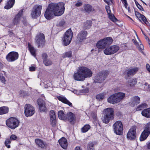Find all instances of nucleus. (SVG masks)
Segmentation results:
<instances>
[{"label":"nucleus","instance_id":"obj_1","mask_svg":"<svg viewBox=\"0 0 150 150\" xmlns=\"http://www.w3.org/2000/svg\"><path fill=\"white\" fill-rule=\"evenodd\" d=\"M112 41L111 38H105L98 41L96 44V47L99 49H105L103 52L105 55L112 54L116 53L120 48L117 45L109 46Z\"/></svg>","mask_w":150,"mask_h":150},{"label":"nucleus","instance_id":"obj_2","mask_svg":"<svg viewBox=\"0 0 150 150\" xmlns=\"http://www.w3.org/2000/svg\"><path fill=\"white\" fill-rule=\"evenodd\" d=\"M64 4L63 2L50 4L44 14L45 18L47 19L50 20L54 16H59L61 15L64 11Z\"/></svg>","mask_w":150,"mask_h":150},{"label":"nucleus","instance_id":"obj_3","mask_svg":"<svg viewBox=\"0 0 150 150\" xmlns=\"http://www.w3.org/2000/svg\"><path fill=\"white\" fill-rule=\"evenodd\" d=\"M92 72L90 69L83 66L79 67L76 72L73 75L75 80L78 81H83L86 78L91 76Z\"/></svg>","mask_w":150,"mask_h":150},{"label":"nucleus","instance_id":"obj_4","mask_svg":"<svg viewBox=\"0 0 150 150\" xmlns=\"http://www.w3.org/2000/svg\"><path fill=\"white\" fill-rule=\"evenodd\" d=\"M104 110L105 114L102 118V120L103 122L107 124L113 118L114 111L113 109L111 108L105 109Z\"/></svg>","mask_w":150,"mask_h":150},{"label":"nucleus","instance_id":"obj_5","mask_svg":"<svg viewBox=\"0 0 150 150\" xmlns=\"http://www.w3.org/2000/svg\"><path fill=\"white\" fill-rule=\"evenodd\" d=\"M108 75V71H104L98 73L94 77V81L96 83H101Z\"/></svg>","mask_w":150,"mask_h":150},{"label":"nucleus","instance_id":"obj_6","mask_svg":"<svg viewBox=\"0 0 150 150\" xmlns=\"http://www.w3.org/2000/svg\"><path fill=\"white\" fill-rule=\"evenodd\" d=\"M73 36V33L71 29L65 33L62 39L63 44L65 46L69 45L70 43Z\"/></svg>","mask_w":150,"mask_h":150},{"label":"nucleus","instance_id":"obj_7","mask_svg":"<svg viewBox=\"0 0 150 150\" xmlns=\"http://www.w3.org/2000/svg\"><path fill=\"white\" fill-rule=\"evenodd\" d=\"M19 123V121L14 117H10L6 121V125L12 129H14L17 127Z\"/></svg>","mask_w":150,"mask_h":150},{"label":"nucleus","instance_id":"obj_8","mask_svg":"<svg viewBox=\"0 0 150 150\" xmlns=\"http://www.w3.org/2000/svg\"><path fill=\"white\" fill-rule=\"evenodd\" d=\"M113 130L117 135H121L122 134L123 125L122 122L120 121L116 122L113 125Z\"/></svg>","mask_w":150,"mask_h":150},{"label":"nucleus","instance_id":"obj_9","mask_svg":"<svg viewBox=\"0 0 150 150\" xmlns=\"http://www.w3.org/2000/svg\"><path fill=\"white\" fill-rule=\"evenodd\" d=\"M35 43L38 45V47H43L45 42L44 35L42 33H39L36 36Z\"/></svg>","mask_w":150,"mask_h":150},{"label":"nucleus","instance_id":"obj_10","mask_svg":"<svg viewBox=\"0 0 150 150\" xmlns=\"http://www.w3.org/2000/svg\"><path fill=\"white\" fill-rule=\"evenodd\" d=\"M18 57V53L17 52L13 51L10 52L6 55V59L8 62H13L16 60Z\"/></svg>","mask_w":150,"mask_h":150},{"label":"nucleus","instance_id":"obj_11","mask_svg":"<svg viewBox=\"0 0 150 150\" xmlns=\"http://www.w3.org/2000/svg\"><path fill=\"white\" fill-rule=\"evenodd\" d=\"M41 6L37 5L35 6L33 8L31 13V16L33 18H35L39 16L41 14V11L42 9Z\"/></svg>","mask_w":150,"mask_h":150},{"label":"nucleus","instance_id":"obj_12","mask_svg":"<svg viewBox=\"0 0 150 150\" xmlns=\"http://www.w3.org/2000/svg\"><path fill=\"white\" fill-rule=\"evenodd\" d=\"M25 114L26 117L32 116L35 113L34 109L33 107L30 104H26L24 107Z\"/></svg>","mask_w":150,"mask_h":150},{"label":"nucleus","instance_id":"obj_13","mask_svg":"<svg viewBox=\"0 0 150 150\" xmlns=\"http://www.w3.org/2000/svg\"><path fill=\"white\" fill-rule=\"evenodd\" d=\"M136 127L133 126L129 129L127 134V138L129 140L135 139L136 137Z\"/></svg>","mask_w":150,"mask_h":150},{"label":"nucleus","instance_id":"obj_14","mask_svg":"<svg viewBox=\"0 0 150 150\" xmlns=\"http://www.w3.org/2000/svg\"><path fill=\"white\" fill-rule=\"evenodd\" d=\"M87 35V32L85 30H82L80 32L77 36V40L79 42H81L83 40L86 39Z\"/></svg>","mask_w":150,"mask_h":150},{"label":"nucleus","instance_id":"obj_15","mask_svg":"<svg viewBox=\"0 0 150 150\" xmlns=\"http://www.w3.org/2000/svg\"><path fill=\"white\" fill-rule=\"evenodd\" d=\"M138 71L137 68H135L132 69H128L125 71L127 74L126 75L125 78L127 79H129V77L131 76H133Z\"/></svg>","mask_w":150,"mask_h":150},{"label":"nucleus","instance_id":"obj_16","mask_svg":"<svg viewBox=\"0 0 150 150\" xmlns=\"http://www.w3.org/2000/svg\"><path fill=\"white\" fill-rule=\"evenodd\" d=\"M37 102L40 110V111L45 112L47 110V108L44 101L41 99H38Z\"/></svg>","mask_w":150,"mask_h":150},{"label":"nucleus","instance_id":"obj_17","mask_svg":"<svg viewBox=\"0 0 150 150\" xmlns=\"http://www.w3.org/2000/svg\"><path fill=\"white\" fill-rule=\"evenodd\" d=\"M23 9L21 10L15 16L13 22L14 25H17L19 23L21 20V17L22 15Z\"/></svg>","mask_w":150,"mask_h":150},{"label":"nucleus","instance_id":"obj_18","mask_svg":"<svg viewBox=\"0 0 150 150\" xmlns=\"http://www.w3.org/2000/svg\"><path fill=\"white\" fill-rule=\"evenodd\" d=\"M59 144L63 149H66L68 145L67 139L64 137H62L58 141Z\"/></svg>","mask_w":150,"mask_h":150},{"label":"nucleus","instance_id":"obj_19","mask_svg":"<svg viewBox=\"0 0 150 150\" xmlns=\"http://www.w3.org/2000/svg\"><path fill=\"white\" fill-rule=\"evenodd\" d=\"M83 8L86 13L89 14L91 12H95V10L90 4H86L84 5Z\"/></svg>","mask_w":150,"mask_h":150},{"label":"nucleus","instance_id":"obj_20","mask_svg":"<svg viewBox=\"0 0 150 150\" xmlns=\"http://www.w3.org/2000/svg\"><path fill=\"white\" fill-rule=\"evenodd\" d=\"M35 142L38 147H40L42 149H45L47 146V144L41 139H36L35 140Z\"/></svg>","mask_w":150,"mask_h":150},{"label":"nucleus","instance_id":"obj_21","mask_svg":"<svg viewBox=\"0 0 150 150\" xmlns=\"http://www.w3.org/2000/svg\"><path fill=\"white\" fill-rule=\"evenodd\" d=\"M136 34V35L137 37L138 40L140 42V44L138 42H137V41L134 39H133L132 40V42H134V44L138 47L139 49V50H142L144 49V47L142 44L141 43V42L139 38H138L137 35V34L136 32L135 31Z\"/></svg>","mask_w":150,"mask_h":150},{"label":"nucleus","instance_id":"obj_22","mask_svg":"<svg viewBox=\"0 0 150 150\" xmlns=\"http://www.w3.org/2000/svg\"><path fill=\"white\" fill-rule=\"evenodd\" d=\"M150 133L149 132L144 129L139 139L140 141H142L145 140L149 136Z\"/></svg>","mask_w":150,"mask_h":150},{"label":"nucleus","instance_id":"obj_23","mask_svg":"<svg viewBox=\"0 0 150 150\" xmlns=\"http://www.w3.org/2000/svg\"><path fill=\"white\" fill-rule=\"evenodd\" d=\"M115 93L110 96L107 99L108 102L111 103L115 104L118 103Z\"/></svg>","mask_w":150,"mask_h":150},{"label":"nucleus","instance_id":"obj_24","mask_svg":"<svg viewBox=\"0 0 150 150\" xmlns=\"http://www.w3.org/2000/svg\"><path fill=\"white\" fill-rule=\"evenodd\" d=\"M66 118L70 122H72L75 120L76 117L75 115L71 112L67 113Z\"/></svg>","mask_w":150,"mask_h":150},{"label":"nucleus","instance_id":"obj_25","mask_svg":"<svg viewBox=\"0 0 150 150\" xmlns=\"http://www.w3.org/2000/svg\"><path fill=\"white\" fill-rule=\"evenodd\" d=\"M140 102V99L139 97L135 96L131 98V103L134 105H137Z\"/></svg>","mask_w":150,"mask_h":150},{"label":"nucleus","instance_id":"obj_26","mask_svg":"<svg viewBox=\"0 0 150 150\" xmlns=\"http://www.w3.org/2000/svg\"><path fill=\"white\" fill-rule=\"evenodd\" d=\"M57 98L59 100L62 101L63 103L67 104L70 106H72V103L65 98L59 96L57 97Z\"/></svg>","mask_w":150,"mask_h":150},{"label":"nucleus","instance_id":"obj_27","mask_svg":"<svg viewBox=\"0 0 150 150\" xmlns=\"http://www.w3.org/2000/svg\"><path fill=\"white\" fill-rule=\"evenodd\" d=\"M142 114L147 118H150V108L143 110L142 112Z\"/></svg>","mask_w":150,"mask_h":150},{"label":"nucleus","instance_id":"obj_28","mask_svg":"<svg viewBox=\"0 0 150 150\" xmlns=\"http://www.w3.org/2000/svg\"><path fill=\"white\" fill-rule=\"evenodd\" d=\"M28 48L31 54L34 57L36 55V50L29 43L28 44Z\"/></svg>","mask_w":150,"mask_h":150},{"label":"nucleus","instance_id":"obj_29","mask_svg":"<svg viewBox=\"0 0 150 150\" xmlns=\"http://www.w3.org/2000/svg\"><path fill=\"white\" fill-rule=\"evenodd\" d=\"M117 101L119 102L122 100L125 96V93L122 92H119L115 93Z\"/></svg>","mask_w":150,"mask_h":150},{"label":"nucleus","instance_id":"obj_30","mask_svg":"<svg viewBox=\"0 0 150 150\" xmlns=\"http://www.w3.org/2000/svg\"><path fill=\"white\" fill-rule=\"evenodd\" d=\"M92 21L91 20H87L83 23V28L86 30L89 29L92 25Z\"/></svg>","mask_w":150,"mask_h":150},{"label":"nucleus","instance_id":"obj_31","mask_svg":"<svg viewBox=\"0 0 150 150\" xmlns=\"http://www.w3.org/2000/svg\"><path fill=\"white\" fill-rule=\"evenodd\" d=\"M15 0H8L6 5L4 7L6 9H9L12 8L13 6L15 3Z\"/></svg>","mask_w":150,"mask_h":150},{"label":"nucleus","instance_id":"obj_32","mask_svg":"<svg viewBox=\"0 0 150 150\" xmlns=\"http://www.w3.org/2000/svg\"><path fill=\"white\" fill-rule=\"evenodd\" d=\"M96 144L95 142H89L87 146L88 150H94V146Z\"/></svg>","mask_w":150,"mask_h":150},{"label":"nucleus","instance_id":"obj_33","mask_svg":"<svg viewBox=\"0 0 150 150\" xmlns=\"http://www.w3.org/2000/svg\"><path fill=\"white\" fill-rule=\"evenodd\" d=\"M127 83L130 86H133L136 84L137 81L136 79H131L128 80Z\"/></svg>","mask_w":150,"mask_h":150},{"label":"nucleus","instance_id":"obj_34","mask_svg":"<svg viewBox=\"0 0 150 150\" xmlns=\"http://www.w3.org/2000/svg\"><path fill=\"white\" fill-rule=\"evenodd\" d=\"M8 108L6 107H2L0 108V115H2L8 112Z\"/></svg>","mask_w":150,"mask_h":150},{"label":"nucleus","instance_id":"obj_35","mask_svg":"<svg viewBox=\"0 0 150 150\" xmlns=\"http://www.w3.org/2000/svg\"><path fill=\"white\" fill-rule=\"evenodd\" d=\"M58 117L59 119L64 120L66 119V117L62 110L59 111L58 112Z\"/></svg>","mask_w":150,"mask_h":150},{"label":"nucleus","instance_id":"obj_36","mask_svg":"<svg viewBox=\"0 0 150 150\" xmlns=\"http://www.w3.org/2000/svg\"><path fill=\"white\" fill-rule=\"evenodd\" d=\"M43 63L46 66H49L52 64V62L49 59H46L43 60Z\"/></svg>","mask_w":150,"mask_h":150},{"label":"nucleus","instance_id":"obj_37","mask_svg":"<svg viewBox=\"0 0 150 150\" xmlns=\"http://www.w3.org/2000/svg\"><path fill=\"white\" fill-rule=\"evenodd\" d=\"M91 127L89 125H86L81 129L82 132L85 133L87 132L90 128Z\"/></svg>","mask_w":150,"mask_h":150},{"label":"nucleus","instance_id":"obj_38","mask_svg":"<svg viewBox=\"0 0 150 150\" xmlns=\"http://www.w3.org/2000/svg\"><path fill=\"white\" fill-rule=\"evenodd\" d=\"M56 122V117L50 118V124L53 127L55 126Z\"/></svg>","mask_w":150,"mask_h":150},{"label":"nucleus","instance_id":"obj_39","mask_svg":"<svg viewBox=\"0 0 150 150\" xmlns=\"http://www.w3.org/2000/svg\"><path fill=\"white\" fill-rule=\"evenodd\" d=\"M105 94V93H102L98 94L96 96V98L99 100H102L104 98Z\"/></svg>","mask_w":150,"mask_h":150},{"label":"nucleus","instance_id":"obj_40","mask_svg":"<svg viewBox=\"0 0 150 150\" xmlns=\"http://www.w3.org/2000/svg\"><path fill=\"white\" fill-rule=\"evenodd\" d=\"M147 107V104L145 103H142L139 105L136 108L137 110H140L144 108Z\"/></svg>","mask_w":150,"mask_h":150},{"label":"nucleus","instance_id":"obj_41","mask_svg":"<svg viewBox=\"0 0 150 150\" xmlns=\"http://www.w3.org/2000/svg\"><path fill=\"white\" fill-rule=\"evenodd\" d=\"M11 143V140L9 138L6 139L4 142V144L8 148H10L11 147L10 144Z\"/></svg>","mask_w":150,"mask_h":150},{"label":"nucleus","instance_id":"obj_42","mask_svg":"<svg viewBox=\"0 0 150 150\" xmlns=\"http://www.w3.org/2000/svg\"><path fill=\"white\" fill-rule=\"evenodd\" d=\"M110 19L113 22H115L117 21V19L115 17L113 14H111L108 16Z\"/></svg>","mask_w":150,"mask_h":150},{"label":"nucleus","instance_id":"obj_43","mask_svg":"<svg viewBox=\"0 0 150 150\" xmlns=\"http://www.w3.org/2000/svg\"><path fill=\"white\" fill-rule=\"evenodd\" d=\"M56 117L55 112L53 110H51L50 112V118H53Z\"/></svg>","mask_w":150,"mask_h":150},{"label":"nucleus","instance_id":"obj_44","mask_svg":"<svg viewBox=\"0 0 150 150\" xmlns=\"http://www.w3.org/2000/svg\"><path fill=\"white\" fill-rule=\"evenodd\" d=\"M0 80L4 83H5L6 81L5 77L3 76V74L1 72H0Z\"/></svg>","mask_w":150,"mask_h":150},{"label":"nucleus","instance_id":"obj_45","mask_svg":"<svg viewBox=\"0 0 150 150\" xmlns=\"http://www.w3.org/2000/svg\"><path fill=\"white\" fill-rule=\"evenodd\" d=\"M139 18H140L145 23H146V22H148L146 18L144 15L142 14L140 18H139V21H141Z\"/></svg>","mask_w":150,"mask_h":150},{"label":"nucleus","instance_id":"obj_46","mask_svg":"<svg viewBox=\"0 0 150 150\" xmlns=\"http://www.w3.org/2000/svg\"><path fill=\"white\" fill-rule=\"evenodd\" d=\"M145 129L150 133V122L145 125Z\"/></svg>","mask_w":150,"mask_h":150},{"label":"nucleus","instance_id":"obj_47","mask_svg":"<svg viewBox=\"0 0 150 150\" xmlns=\"http://www.w3.org/2000/svg\"><path fill=\"white\" fill-rule=\"evenodd\" d=\"M71 52L69 51L65 53V54L64 55V57H71Z\"/></svg>","mask_w":150,"mask_h":150},{"label":"nucleus","instance_id":"obj_48","mask_svg":"<svg viewBox=\"0 0 150 150\" xmlns=\"http://www.w3.org/2000/svg\"><path fill=\"white\" fill-rule=\"evenodd\" d=\"M81 93L84 94L88 92V88H86L85 89L80 90Z\"/></svg>","mask_w":150,"mask_h":150},{"label":"nucleus","instance_id":"obj_49","mask_svg":"<svg viewBox=\"0 0 150 150\" xmlns=\"http://www.w3.org/2000/svg\"><path fill=\"white\" fill-rule=\"evenodd\" d=\"M17 138V136L14 134H12L10 137V139L11 140H14Z\"/></svg>","mask_w":150,"mask_h":150},{"label":"nucleus","instance_id":"obj_50","mask_svg":"<svg viewBox=\"0 0 150 150\" xmlns=\"http://www.w3.org/2000/svg\"><path fill=\"white\" fill-rule=\"evenodd\" d=\"M135 15L139 19L140 18L142 14H141L138 12L135 11Z\"/></svg>","mask_w":150,"mask_h":150},{"label":"nucleus","instance_id":"obj_51","mask_svg":"<svg viewBox=\"0 0 150 150\" xmlns=\"http://www.w3.org/2000/svg\"><path fill=\"white\" fill-rule=\"evenodd\" d=\"M122 3L124 4L125 7L126 8H127V3L126 0H121Z\"/></svg>","mask_w":150,"mask_h":150},{"label":"nucleus","instance_id":"obj_52","mask_svg":"<svg viewBox=\"0 0 150 150\" xmlns=\"http://www.w3.org/2000/svg\"><path fill=\"white\" fill-rule=\"evenodd\" d=\"M82 3L81 2H78L75 4L76 6L79 7L81 6L82 5Z\"/></svg>","mask_w":150,"mask_h":150},{"label":"nucleus","instance_id":"obj_53","mask_svg":"<svg viewBox=\"0 0 150 150\" xmlns=\"http://www.w3.org/2000/svg\"><path fill=\"white\" fill-rule=\"evenodd\" d=\"M42 58L43 60L46 59H47V54L45 53L43 54L42 55Z\"/></svg>","mask_w":150,"mask_h":150},{"label":"nucleus","instance_id":"obj_54","mask_svg":"<svg viewBox=\"0 0 150 150\" xmlns=\"http://www.w3.org/2000/svg\"><path fill=\"white\" fill-rule=\"evenodd\" d=\"M146 67L147 70L150 73V65L147 64L146 65Z\"/></svg>","mask_w":150,"mask_h":150},{"label":"nucleus","instance_id":"obj_55","mask_svg":"<svg viewBox=\"0 0 150 150\" xmlns=\"http://www.w3.org/2000/svg\"><path fill=\"white\" fill-rule=\"evenodd\" d=\"M30 71H34L35 68V67H31L29 68Z\"/></svg>","mask_w":150,"mask_h":150},{"label":"nucleus","instance_id":"obj_56","mask_svg":"<svg viewBox=\"0 0 150 150\" xmlns=\"http://www.w3.org/2000/svg\"><path fill=\"white\" fill-rule=\"evenodd\" d=\"M137 7H138V8L139 9H140V10H141V11H144V8H143L142 6L141 5H139V6H138Z\"/></svg>","mask_w":150,"mask_h":150},{"label":"nucleus","instance_id":"obj_57","mask_svg":"<svg viewBox=\"0 0 150 150\" xmlns=\"http://www.w3.org/2000/svg\"><path fill=\"white\" fill-rule=\"evenodd\" d=\"M75 150H82V149L79 146H78L76 147Z\"/></svg>","mask_w":150,"mask_h":150},{"label":"nucleus","instance_id":"obj_58","mask_svg":"<svg viewBox=\"0 0 150 150\" xmlns=\"http://www.w3.org/2000/svg\"><path fill=\"white\" fill-rule=\"evenodd\" d=\"M105 9L106 11L110 10V7L108 6H105Z\"/></svg>","mask_w":150,"mask_h":150},{"label":"nucleus","instance_id":"obj_59","mask_svg":"<svg viewBox=\"0 0 150 150\" xmlns=\"http://www.w3.org/2000/svg\"><path fill=\"white\" fill-rule=\"evenodd\" d=\"M23 24H24L25 25H27V24L25 19H23Z\"/></svg>","mask_w":150,"mask_h":150},{"label":"nucleus","instance_id":"obj_60","mask_svg":"<svg viewBox=\"0 0 150 150\" xmlns=\"http://www.w3.org/2000/svg\"><path fill=\"white\" fill-rule=\"evenodd\" d=\"M3 64L0 62V70L3 69Z\"/></svg>","mask_w":150,"mask_h":150},{"label":"nucleus","instance_id":"obj_61","mask_svg":"<svg viewBox=\"0 0 150 150\" xmlns=\"http://www.w3.org/2000/svg\"><path fill=\"white\" fill-rule=\"evenodd\" d=\"M107 12L108 16H109L111 14H112L111 13V11L110 10H108V11H107Z\"/></svg>","mask_w":150,"mask_h":150},{"label":"nucleus","instance_id":"obj_62","mask_svg":"<svg viewBox=\"0 0 150 150\" xmlns=\"http://www.w3.org/2000/svg\"><path fill=\"white\" fill-rule=\"evenodd\" d=\"M64 21H61L59 23V25L61 26H62L64 25Z\"/></svg>","mask_w":150,"mask_h":150},{"label":"nucleus","instance_id":"obj_63","mask_svg":"<svg viewBox=\"0 0 150 150\" xmlns=\"http://www.w3.org/2000/svg\"><path fill=\"white\" fill-rule=\"evenodd\" d=\"M8 32L9 34H10L11 35H12L13 34L12 31L10 30H9L8 31Z\"/></svg>","mask_w":150,"mask_h":150},{"label":"nucleus","instance_id":"obj_64","mask_svg":"<svg viewBox=\"0 0 150 150\" xmlns=\"http://www.w3.org/2000/svg\"><path fill=\"white\" fill-rule=\"evenodd\" d=\"M147 148L148 149H150V142L147 144Z\"/></svg>","mask_w":150,"mask_h":150}]
</instances>
